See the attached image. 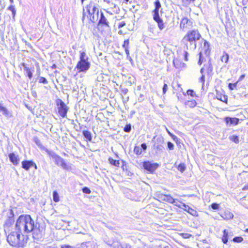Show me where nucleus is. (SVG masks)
I'll return each instance as SVG.
<instances>
[{
  "instance_id": "1",
  "label": "nucleus",
  "mask_w": 248,
  "mask_h": 248,
  "mask_svg": "<svg viewBox=\"0 0 248 248\" xmlns=\"http://www.w3.org/2000/svg\"><path fill=\"white\" fill-rule=\"evenodd\" d=\"M16 228L20 230H23L25 233L32 232L33 238L38 240L42 239L45 233V228L37 223L35 224L29 215H21L18 217L16 220Z\"/></svg>"
},
{
  "instance_id": "2",
  "label": "nucleus",
  "mask_w": 248,
  "mask_h": 248,
  "mask_svg": "<svg viewBox=\"0 0 248 248\" xmlns=\"http://www.w3.org/2000/svg\"><path fill=\"white\" fill-rule=\"evenodd\" d=\"M16 232H11L7 236V241L9 244L16 248H22L27 243V240L22 233L23 230H20L16 228V223L15 225Z\"/></svg>"
},
{
  "instance_id": "3",
  "label": "nucleus",
  "mask_w": 248,
  "mask_h": 248,
  "mask_svg": "<svg viewBox=\"0 0 248 248\" xmlns=\"http://www.w3.org/2000/svg\"><path fill=\"white\" fill-rule=\"evenodd\" d=\"M201 35L197 30H192L187 32L182 41L185 43L187 49L195 50L196 48V40H198Z\"/></svg>"
},
{
  "instance_id": "4",
  "label": "nucleus",
  "mask_w": 248,
  "mask_h": 248,
  "mask_svg": "<svg viewBox=\"0 0 248 248\" xmlns=\"http://www.w3.org/2000/svg\"><path fill=\"white\" fill-rule=\"evenodd\" d=\"M97 6V4L91 1L89 4L86 6V9L88 14L87 18L93 23L97 21L99 18V11Z\"/></svg>"
},
{
  "instance_id": "5",
  "label": "nucleus",
  "mask_w": 248,
  "mask_h": 248,
  "mask_svg": "<svg viewBox=\"0 0 248 248\" xmlns=\"http://www.w3.org/2000/svg\"><path fill=\"white\" fill-rule=\"evenodd\" d=\"M155 9L153 11V19L157 23L158 27L160 30L164 29L165 26L163 20L160 17L159 10L161 7L159 0H156L154 2Z\"/></svg>"
},
{
  "instance_id": "6",
  "label": "nucleus",
  "mask_w": 248,
  "mask_h": 248,
  "mask_svg": "<svg viewBox=\"0 0 248 248\" xmlns=\"http://www.w3.org/2000/svg\"><path fill=\"white\" fill-rule=\"evenodd\" d=\"M56 104L57 106L59 114L62 118L65 117L69 109L68 107L61 99H56Z\"/></svg>"
},
{
  "instance_id": "7",
  "label": "nucleus",
  "mask_w": 248,
  "mask_h": 248,
  "mask_svg": "<svg viewBox=\"0 0 248 248\" xmlns=\"http://www.w3.org/2000/svg\"><path fill=\"white\" fill-rule=\"evenodd\" d=\"M15 219L14 212L12 209H10L7 215V218L4 224V228L5 232H6V231L13 225Z\"/></svg>"
},
{
  "instance_id": "8",
  "label": "nucleus",
  "mask_w": 248,
  "mask_h": 248,
  "mask_svg": "<svg viewBox=\"0 0 248 248\" xmlns=\"http://www.w3.org/2000/svg\"><path fill=\"white\" fill-rule=\"evenodd\" d=\"M154 140H155V141L154 144L155 149L158 151L162 152L164 149L163 146L164 142V138L161 136H159L157 138L156 136H155L153 138L152 141H153Z\"/></svg>"
},
{
  "instance_id": "9",
  "label": "nucleus",
  "mask_w": 248,
  "mask_h": 248,
  "mask_svg": "<svg viewBox=\"0 0 248 248\" xmlns=\"http://www.w3.org/2000/svg\"><path fill=\"white\" fill-rule=\"evenodd\" d=\"M158 166V164L156 163H151L150 161H144L143 163V167L144 169L152 173L155 171Z\"/></svg>"
},
{
  "instance_id": "10",
  "label": "nucleus",
  "mask_w": 248,
  "mask_h": 248,
  "mask_svg": "<svg viewBox=\"0 0 248 248\" xmlns=\"http://www.w3.org/2000/svg\"><path fill=\"white\" fill-rule=\"evenodd\" d=\"M98 21V26H102L108 28L110 27L109 23L107 20V16H105L102 11L100 12V16H99Z\"/></svg>"
},
{
  "instance_id": "11",
  "label": "nucleus",
  "mask_w": 248,
  "mask_h": 248,
  "mask_svg": "<svg viewBox=\"0 0 248 248\" xmlns=\"http://www.w3.org/2000/svg\"><path fill=\"white\" fill-rule=\"evenodd\" d=\"M90 67V62H78L76 66V68L77 69L78 73H85L89 69Z\"/></svg>"
},
{
  "instance_id": "12",
  "label": "nucleus",
  "mask_w": 248,
  "mask_h": 248,
  "mask_svg": "<svg viewBox=\"0 0 248 248\" xmlns=\"http://www.w3.org/2000/svg\"><path fill=\"white\" fill-rule=\"evenodd\" d=\"M54 160L55 164L58 166L61 167L64 170H69L70 167L67 165L64 159L61 157L60 155H58Z\"/></svg>"
},
{
  "instance_id": "13",
  "label": "nucleus",
  "mask_w": 248,
  "mask_h": 248,
  "mask_svg": "<svg viewBox=\"0 0 248 248\" xmlns=\"http://www.w3.org/2000/svg\"><path fill=\"white\" fill-rule=\"evenodd\" d=\"M239 119L235 117H226L225 118V122L229 126H234L238 124Z\"/></svg>"
},
{
  "instance_id": "14",
  "label": "nucleus",
  "mask_w": 248,
  "mask_h": 248,
  "mask_svg": "<svg viewBox=\"0 0 248 248\" xmlns=\"http://www.w3.org/2000/svg\"><path fill=\"white\" fill-rule=\"evenodd\" d=\"M9 158L13 165L16 166L19 164L20 160L18 155H16L14 153H12L9 155Z\"/></svg>"
},
{
  "instance_id": "15",
  "label": "nucleus",
  "mask_w": 248,
  "mask_h": 248,
  "mask_svg": "<svg viewBox=\"0 0 248 248\" xmlns=\"http://www.w3.org/2000/svg\"><path fill=\"white\" fill-rule=\"evenodd\" d=\"M183 209L187 212L188 213L191 214L193 216H197L198 213L194 209L191 208L188 205H186L185 203H182Z\"/></svg>"
},
{
  "instance_id": "16",
  "label": "nucleus",
  "mask_w": 248,
  "mask_h": 248,
  "mask_svg": "<svg viewBox=\"0 0 248 248\" xmlns=\"http://www.w3.org/2000/svg\"><path fill=\"white\" fill-rule=\"evenodd\" d=\"M22 168H23L26 170H29L31 167H32V160H24L21 163Z\"/></svg>"
},
{
  "instance_id": "17",
  "label": "nucleus",
  "mask_w": 248,
  "mask_h": 248,
  "mask_svg": "<svg viewBox=\"0 0 248 248\" xmlns=\"http://www.w3.org/2000/svg\"><path fill=\"white\" fill-rule=\"evenodd\" d=\"M202 49L203 51L202 52H203L206 56H207L209 55L210 52V44L206 40H204V45Z\"/></svg>"
},
{
  "instance_id": "18",
  "label": "nucleus",
  "mask_w": 248,
  "mask_h": 248,
  "mask_svg": "<svg viewBox=\"0 0 248 248\" xmlns=\"http://www.w3.org/2000/svg\"><path fill=\"white\" fill-rule=\"evenodd\" d=\"M89 57L84 51H80L79 61L78 62H90L88 61Z\"/></svg>"
},
{
  "instance_id": "19",
  "label": "nucleus",
  "mask_w": 248,
  "mask_h": 248,
  "mask_svg": "<svg viewBox=\"0 0 248 248\" xmlns=\"http://www.w3.org/2000/svg\"><path fill=\"white\" fill-rule=\"evenodd\" d=\"M229 238V232L227 230H224L223 232L222 241L224 244H227Z\"/></svg>"
},
{
  "instance_id": "20",
  "label": "nucleus",
  "mask_w": 248,
  "mask_h": 248,
  "mask_svg": "<svg viewBox=\"0 0 248 248\" xmlns=\"http://www.w3.org/2000/svg\"><path fill=\"white\" fill-rule=\"evenodd\" d=\"M165 200L168 202L170 203L173 204L175 206L178 207H181L180 205H177V203H175V199H173L171 196L170 195H165Z\"/></svg>"
},
{
  "instance_id": "21",
  "label": "nucleus",
  "mask_w": 248,
  "mask_h": 248,
  "mask_svg": "<svg viewBox=\"0 0 248 248\" xmlns=\"http://www.w3.org/2000/svg\"><path fill=\"white\" fill-rule=\"evenodd\" d=\"M82 134L85 138L88 141H91L92 140V135L90 131L88 130H83Z\"/></svg>"
},
{
  "instance_id": "22",
  "label": "nucleus",
  "mask_w": 248,
  "mask_h": 248,
  "mask_svg": "<svg viewBox=\"0 0 248 248\" xmlns=\"http://www.w3.org/2000/svg\"><path fill=\"white\" fill-rule=\"evenodd\" d=\"M229 59V54L226 52L224 51L223 52V54L222 56L221 57L220 60L222 62H225V63H227L228 62Z\"/></svg>"
},
{
  "instance_id": "23",
  "label": "nucleus",
  "mask_w": 248,
  "mask_h": 248,
  "mask_svg": "<svg viewBox=\"0 0 248 248\" xmlns=\"http://www.w3.org/2000/svg\"><path fill=\"white\" fill-rule=\"evenodd\" d=\"M46 152L47 153V154L51 157L53 160H54L59 155H58L56 153L52 151H50L48 150L46 148L44 149Z\"/></svg>"
},
{
  "instance_id": "24",
  "label": "nucleus",
  "mask_w": 248,
  "mask_h": 248,
  "mask_svg": "<svg viewBox=\"0 0 248 248\" xmlns=\"http://www.w3.org/2000/svg\"><path fill=\"white\" fill-rule=\"evenodd\" d=\"M33 141L36 143V144L41 149H45L46 148L43 146L40 140L37 137H34L33 138Z\"/></svg>"
},
{
  "instance_id": "25",
  "label": "nucleus",
  "mask_w": 248,
  "mask_h": 248,
  "mask_svg": "<svg viewBox=\"0 0 248 248\" xmlns=\"http://www.w3.org/2000/svg\"><path fill=\"white\" fill-rule=\"evenodd\" d=\"M108 161H109V163L111 165H113L114 166L118 167L120 166V162H119V161L113 159L111 157H109L108 158Z\"/></svg>"
},
{
  "instance_id": "26",
  "label": "nucleus",
  "mask_w": 248,
  "mask_h": 248,
  "mask_svg": "<svg viewBox=\"0 0 248 248\" xmlns=\"http://www.w3.org/2000/svg\"><path fill=\"white\" fill-rule=\"evenodd\" d=\"M204 67L206 69L208 74H210L212 72L213 66L210 61H209L207 64L204 65Z\"/></svg>"
},
{
  "instance_id": "27",
  "label": "nucleus",
  "mask_w": 248,
  "mask_h": 248,
  "mask_svg": "<svg viewBox=\"0 0 248 248\" xmlns=\"http://www.w3.org/2000/svg\"><path fill=\"white\" fill-rule=\"evenodd\" d=\"M233 217V215L232 213L230 211H226L224 213V216L223 217L225 219H232Z\"/></svg>"
},
{
  "instance_id": "28",
  "label": "nucleus",
  "mask_w": 248,
  "mask_h": 248,
  "mask_svg": "<svg viewBox=\"0 0 248 248\" xmlns=\"http://www.w3.org/2000/svg\"><path fill=\"white\" fill-rule=\"evenodd\" d=\"M186 105L189 108H193L197 105V102L195 100L187 101L186 103Z\"/></svg>"
},
{
  "instance_id": "29",
  "label": "nucleus",
  "mask_w": 248,
  "mask_h": 248,
  "mask_svg": "<svg viewBox=\"0 0 248 248\" xmlns=\"http://www.w3.org/2000/svg\"><path fill=\"white\" fill-rule=\"evenodd\" d=\"M188 21V19L187 18H183L180 23V27L181 28L184 29L185 28H186V25L187 24Z\"/></svg>"
},
{
  "instance_id": "30",
  "label": "nucleus",
  "mask_w": 248,
  "mask_h": 248,
  "mask_svg": "<svg viewBox=\"0 0 248 248\" xmlns=\"http://www.w3.org/2000/svg\"><path fill=\"white\" fill-rule=\"evenodd\" d=\"M24 70L25 74L27 75L30 79H31L32 77V73L29 67H25Z\"/></svg>"
},
{
  "instance_id": "31",
  "label": "nucleus",
  "mask_w": 248,
  "mask_h": 248,
  "mask_svg": "<svg viewBox=\"0 0 248 248\" xmlns=\"http://www.w3.org/2000/svg\"><path fill=\"white\" fill-rule=\"evenodd\" d=\"M217 99L220 100L222 102H225L226 103H227L228 96L226 95H220L217 97Z\"/></svg>"
},
{
  "instance_id": "32",
  "label": "nucleus",
  "mask_w": 248,
  "mask_h": 248,
  "mask_svg": "<svg viewBox=\"0 0 248 248\" xmlns=\"http://www.w3.org/2000/svg\"><path fill=\"white\" fill-rule=\"evenodd\" d=\"M134 152L137 155H140L142 153L141 149L140 146H136L134 149Z\"/></svg>"
},
{
  "instance_id": "33",
  "label": "nucleus",
  "mask_w": 248,
  "mask_h": 248,
  "mask_svg": "<svg viewBox=\"0 0 248 248\" xmlns=\"http://www.w3.org/2000/svg\"><path fill=\"white\" fill-rule=\"evenodd\" d=\"M53 199L55 202H58L59 201V196L58 192L56 191L53 192Z\"/></svg>"
},
{
  "instance_id": "34",
  "label": "nucleus",
  "mask_w": 248,
  "mask_h": 248,
  "mask_svg": "<svg viewBox=\"0 0 248 248\" xmlns=\"http://www.w3.org/2000/svg\"><path fill=\"white\" fill-rule=\"evenodd\" d=\"M186 169V166L184 163L180 164L177 167V169L181 172H183Z\"/></svg>"
},
{
  "instance_id": "35",
  "label": "nucleus",
  "mask_w": 248,
  "mask_h": 248,
  "mask_svg": "<svg viewBox=\"0 0 248 248\" xmlns=\"http://www.w3.org/2000/svg\"><path fill=\"white\" fill-rule=\"evenodd\" d=\"M131 130V124H127L125 125L124 128V131L125 132L129 133Z\"/></svg>"
},
{
  "instance_id": "36",
  "label": "nucleus",
  "mask_w": 248,
  "mask_h": 248,
  "mask_svg": "<svg viewBox=\"0 0 248 248\" xmlns=\"http://www.w3.org/2000/svg\"><path fill=\"white\" fill-rule=\"evenodd\" d=\"M231 140L236 143H238L239 141V137L237 136H232L231 138Z\"/></svg>"
},
{
  "instance_id": "37",
  "label": "nucleus",
  "mask_w": 248,
  "mask_h": 248,
  "mask_svg": "<svg viewBox=\"0 0 248 248\" xmlns=\"http://www.w3.org/2000/svg\"><path fill=\"white\" fill-rule=\"evenodd\" d=\"M243 240V238L241 236H235L232 239V241L233 242H236V243L241 242Z\"/></svg>"
},
{
  "instance_id": "38",
  "label": "nucleus",
  "mask_w": 248,
  "mask_h": 248,
  "mask_svg": "<svg viewBox=\"0 0 248 248\" xmlns=\"http://www.w3.org/2000/svg\"><path fill=\"white\" fill-rule=\"evenodd\" d=\"M202 51H201L199 54V61H198V64L199 65H201L203 61V57L202 56Z\"/></svg>"
},
{
  "instance_id": "39",
  "label": "nucleus",
  "mask_w": 248,
  "mask_h": 248,
  "mask_svg": "<svg viewBox=\"0 0 248 248\" xmlns=\"http://www.w3.org/2000/svg\"><path fill=\"white\" fill-rule=\"evenodd\" d=\"M39 82L43 84H47V81L45 78L41 77L39 78Z\"/></svg>"
},
{
  "instance_id": "40",
  "label": "nucleus",
  "mask_w": 248,
  "mask_h": 248,
  "mask_svg": "<svg viewBox=\"0 0 248 248\" xmlns=\"http://www.w3.org/2000/svg\"><path fill=\"white\" fill-rule=\"evenodd\" d=\"M173 63L174 66V67L176 68H180V62L178 60H174L173 61Z\"/></svg>"
},
{
  "instance_id": "41",
  "label": "nucleus",
  "mask_w": 248,
  "mask_h": 248,
  "mask_svg": "<svg viewBox=\"0 0 248 248\" xmlns=\"http://www.w3.org/2000/svg\"><path fill=\"white\" fill-rule=\"evenodd\" d=\"M82 192L84 193L88 194H89L91 193V190L88 187H86V186H85L82 188Z\"/></svg>"
},
{
  "instance_id": "42",
  "label": "nucleus",
  "mask_w": 248,
  "mask_h": 248,
  "mask_svg": "<svg viewBox=\"0 0 248 248\" xmlns=\"http://www.w3.org/2000/svg\"><path fill=\"white\" fill-rule=\"evenodd\" d=\"M186 93L187 95H190L192 97H194L195 95H196V94L193 90H188L186 92Z\"/></svg>"
},
{
  "instance_id": "43",
  "label": "nucleus",
  "mask_w": 248,
  "mask_h": 248,
  "mask_svg": "<svg viewBox=\"0 0 248 248\" xmlns=\"http://www.w3.org/2000/svg\"><path fill=\"white\" fill-rule=\"evenodd\" d=\"M167 146L169 150H172L174 149V144L170 141H168L167 143Z\"/></svg>"
},
{
  "instance_id": "44",
  "label": "nucleus",
  "mask_w": 248,
  "mask_h": 248,
  "mask_svg": "<svg viewBox=\"0 0 248 248\" xmlns=\"http://www.w3.org/2000/svg\"><path fill=\"white\" fill-rule=\"evenodd\" d=\"M211 206L214 210H218L219 207V205L217 203H213L211 204Z\"/></svg>"
},
{
  "instance_id": "45",
  "label": "nucleus",
  "mask_w": 248,
  "mask_h": 248,
  "mask_svg": "<svg viewBox=\"0 0 248 248\" xmlns=\"http://www.w3.org/2000/svg\"><path fill=\"white\" fill-rule=\"evenodd\" d=\"M237 82L234 83H229V88L231 90H233L236 87Z\"/></svg>"
},
{
  "instance_id": "46",
  "label": "nucleus",
  "mask_w": 248,
  "mask_h": 248,
  "mask_svg": "<svg viewBox=\"0 0 248 248\" xmlns=\"http://www.w3.org/2000/svg\"><path fill=\"white\" fill-rule=\"evenodd\" d=\"M128 45H129V40H124V44L123 45V47L124 48H128Z\"/></svg>"
},
{
  "instance_id": "47",
  "label": "nucleus",
  "mask_w": 248,
  "mask_h": 248,
  "mask_svg": "<svg viewBox=\"0 0 248 248\" xmlns=\"http://www.w3.org/2000/svg\"><path fill=\"white\" fill-rule=\"evenodd\" d=\"M183 2L186 5H189L191 2H194L195 0H182Z\"/></svg>"
},
{
  "instance_id": "48",
  "label": "nucleus",
  "mask_w": 248,
  "mask_h": 248,
  "mask_svg": "<svg viewBox=\"0 0 248 248\" xmlns=\"http://www.w3.org/2000/svg\"><path fill=\"white\" fill-rule=\"evenodd\" d=\"M0 110L2 111L4 114H7L8 113L7 108L3 106L1 107L0 108Z\"/></svg>"
},
{
  "instance_id": "49",
  "label": "nucleus",
  "mask_w": 248,
  "mask_h": 248,
  "mask_svg": "<svg viewBox=\"0 0 248 248\" xmlns=\"http://www.w3.org/2000/svg\"><path fill=\"white\" fill-rule=\"evenodd\" d=\"M125 25H126V23H125V21H123L119 23V24L118 25V28L119 29L122 28L123 27H124Z\"/></svg>"
},
{
  "instance_id": "50",
  "label": "nucleus",
  "mask_w": 248,
  "mask_h": 248,
  "mask_svg": "<svg viewBox=\"0 0 248 248\" xmlns=\"http://www.w3.org/2000/svg\"><path fill=\"white\" fill-rule=\"evenodd\" d=\"M167 90L168 85L166 83H164L162 89L163 93L165 94L166 93Z\"/></svg>"
},
{
  "instance_id": "51",
  "label": "nucleus",
  "mask_w": 248,
  "mask_h": 248,
  "mask_svg": "<svg viewBox=\"0 0 248 248\" xmlns=\"http://www.w3.org/2000/svg\"><path fill=\"white\" fill-rule=\"evenodd\" d=\"M144 100V95L142 94H140L138 97V100L139 102H141Z\"/></svg>"
},
{
  "instance_id": "52",
  "label": "nucleus",
  "mask_w": 248,
  "mask_h": 248,
  "mask_svg": "<svg viewBox=\"0 0 248 248\" xmlns=\"http://www.w3.org/2000/svg\"><path fill=\"white\" fill-rule=\"evenodd\" d=\"M182 235L183 237L184 238H189L191 236V234H189V233H182Z\"/></svg>"
},
{
  "instance_id": "53",
  "label": "nucleus",
  "mask_w": 248,
  "mask_h": 248,
  "mask_svg": "<svg viewBox=\"0 0 248 248\" xmlns=\"http://www.w3.org/2000/svg\"><path fill=\"white\" fill-rule=\"evenodd\" d=\"M16 9L15 5H13V4H11L8 7V10L12 12L14 11Z\"/></svg>"
},
{
  "instance_id": "54",
  "label": "nucleus",
  "mask_w": 248,
  "mask_h": 248,
  "mask_svg": "<svg viewBox=\"0 0 248 248\" xmlns=\"http://www.w3.org/2000/svg\"><path fill=\"white\" fill-rule=\"evenodd\" d=\"M141 149H143L144 151L146 150L147 149V145L146 143H143L141 144Z\"/></svg>"
},
{
  "instance_id": "55",
  "label": "nucleus",
  "mask_w": 248,
  "mask_h": 248,
  "mask_svg": "<svg viewBox=\"0 0 248 248\" xmlns=\"http://www.w3.org/2000/svg\"><path fill=\"white\" fill-rule=\"evenodd\" d=\"M200 80L201 82H202L203 83L205 81V76L204 75H202V76L200 78Z\"/></svg>"
},
{
  "instance_id": "56",
  "label": "nucleus",
  "mask_w": 248,
  "mask_h": 248,
  "mask_svg": "<svg viewBox=\"0 0 248 248\" xmlns=\"http://www.w3.org/2000/svg\"><path fill=\"white\" fill-rule=\"evenodd\" d=\"M124 49H125V53L126 54V55H127V58L129 57L130 59H131L130 57H129V51L128 50V48Z\"/></svg>"
},
{
  "instance_id": "57",
  "label": "nucleus",
  "mask_w": 248,
  "mask_h": 248,
  "mask_svg": "<svg viewBox=\"0 0 248 248\" xmlns=\"http://www.w3.org/2000/svg\"><path fill=\"white\" fill-rule=\"evenodd\" d=\"M85 20V9H84L83 12V16H82V21L83 23H84Z\"/></svg>"
},
{
  "instance_id": "58",
  "label": "nucleus",
  "mask_w": 248,
  "mask_h": 248,
  "mask_svg": "<svg viewBox=\"0 0 248 248\" xmlns=\"http://www.w3.org/2000/svg\"><path fill=\"white\" fill-rule=\"evenodd\" d=\"M16 9H15L14 11L12 12V17L14 20H15V17L16 15Z\"/></svg>"
},
{
  "instance_id": "59",
  "label": "nucleus",
  "mask_w": 248,
  "mask_h": 248,
  "mask_svg": "<svg viewBox=\"0 0 248 248\" xmlns=\"http://www.w3.org/2000/svg\"><path fill=\"white\" fill-rule=\"evenodd\" d=\"M188 55V53L187 51H185V55H184V56H185V61H187L188 60L187 59V56Z\"/></svg>"
},
{
  "instance_id": "60",
  "label": "nucleus",
  "mask_w": 248,
  "mask_h": 248,
  "mask_svg": "<svg viewBox=\"0 0 248 248\" xmlns=\"http://www.w3.org/2000/svg\"><path fill=\"white\" fill-rule=\"evenodd\" d=\"M32 167H33L35 170H37L38 169L37 165L33 162V161H32Z\"/></svg>"
},
{
  "instance_id": "61",
  "label": "nucleus",
  "mask_w": 248,
  "mask_h": 248,
  "mask_svg": "<svg viewBox=\"0 0 248 248\" xmlns=\"http://www.w3.org/2000/svg\"><path fill=\"white\" fill-rule=\"evenodd\" d=\"M61 248H74L72 246H66L62 247Z\"/></svg>"
},
{
  "instance_id": "62",
  "label": "nucleus",
  "mask_w": 248,
  "mask_h": 248,
  "mask_svg": "<svg viewBox=\"0 0 248 248\" xmlns=\"http://www.w3.org/2000/svg\"><path fill=\"white\" fill-rule=\"evenodd\" d=\"M205 68L204 67L202 68L201 69L200 72H201V74H203V72L204 71V70H205Z\"/></svg>"
},
{
  "instance_id": "63",
  "label": "nucleus",
  "mask_w": 248,
  "mask_h": 248,
  "mask_svg": "<svg viewBox=\"0 0 248 248\" xmlns=\"http://www.w3.org/2000/svg\"><path fill=\"white\" fill-rule=\"evenodd\" d=\"M244 78H245V75H241L240 76V77L239 78V81H240V80H242Z\"/></svg>"
},
{
  "instance_id": "64",
  "label": "nucleus",
  "mask_w": 248,
  "mask_h": 248,
  "mask_svg": "<svg viewBox=\"0 0 248 248\" xmlns=\"http://www.w3.org/2000/svg\"><path fill=\"white\" fill-rule=\"evenodd\" d=\"M111 8H116V4L114 3H111Z\"/></svg>"
}]
</instances>
